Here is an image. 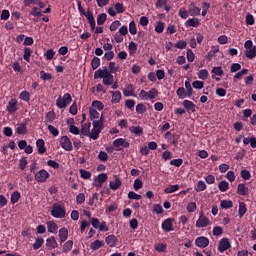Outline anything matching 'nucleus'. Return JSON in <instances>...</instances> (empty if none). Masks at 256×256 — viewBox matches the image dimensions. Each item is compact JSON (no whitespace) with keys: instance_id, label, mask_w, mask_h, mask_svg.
Wrapping results in <instances>:
<instances>
[{"instance_id":"obj_56","label":"nucleus","mask_w":256,"mask_h":256,"mask_svg":"<svg viewBox=\"0 0 256 256\" xmlns=\"http://www.w3.org/2000/svg\"><path fill=\"white\" fill-rule=\"evenodd\" d=\"M129 32L131 35H137V26L135 24V21H131L129 24Z\"/></svg>"},{"instance_id":"obj_49","label":"nucleus","mask_w":256,"mask_h":256,"mask_svg":"<svg viewBox=\"0 0 256 256\" xmlns=\"http://www.w3.org/2000/svg\"><path fill=\"white\" fill-rule=\"evenodd\" d=\"M145 111H147V106H145V104L139 103L138 105H136V112L139 115H143V113H145Z\"/></svg>"},{"instance_id":"obj_6","label":"nucleus","mask_w":256,"mask_h":256,"mask_svg":"<svg viewBox=\"0 0 256 256\" xmlns=\"http://www.w3.org/2000/svg\"><path fill=\"white\" fill-rule=\"evenodd\" d=\"M244 49L245 50V55L248 59H255L256 58V46L253 45V41L247 40L244 43Z\"/></svg>"},{"instance_id":"obj_30","label":"nucleus","mask_w":256,"mask_h":256,"mask_svg":"<svg viewBox=\"0 0 256 256\" xmlns=\"http://www.w3.org/2000/svg\"><path fill=\"white\" fill-rule=\"evenodd\" d=\"M245 213H247V205L244 202L239 203L238 215L239 217H244Z\"/></svg>"},{"instance_id":"obj_51","label":"nucleus","mask_w":256,"mask_h":256,"mask_svg":"<svg viewBox=\"0 0 256 256\" xmlns=\"http://www.w3.org/2000/svg\"><path fill=\"white\" fill-rule=\"evenodd\" d=\"M105 21H107V14H99L97 18V25H104Z\"/></svg>"},{"instance_id":"obj_14","label":"nucleus","mask_w":256,"mask_h":256,"mask_svg":"<svg viewBox=\"0 0 256 256\" xmlns=\"http://www.w3.org/2000/svg\"><path fill=\"white\" fill-rule=\"evenodd\" d=\"M6 109L10 114L15 113V111L19 109V102H17L16 99H11L6 106Z\"/></svg>"},{"instance_id":"obj_46","label":"nucleus","mask_w":256,"mask_h":256,"mask_svg":"<svg viewBox=\"0 0 256 256\" xmlns=\"http://www.w3.org/2000/svg\"><path fill=\"white\" fill-rule=\"evenodd\" d=\"M178 15L181 19H187L191 14L189 13V10L187 11L185 8H180Z\"/></svg>"},{"instance_id":"obj_13","label":"nucleus","mask_w":256,"mask_h":256,"mask_svg":"<svg viewBox=\"0 0 256 256\" xmlns=\"http://www.w3.org/2000/svg\"><path fill=\"white\" fill-rule=\"evenodd\" d=\"M231 248V242H229V239L227 238H222L219 242L218 250L220 253H225L227 249Z\"/></svg>"},{"instance_id":"obj_54","label":"nucleus","mask_w":256,"mask_h":256,"mask_svg":"<svg viewBox=\"0 0 256 256\" xmlns=\"http://www.w3.org/2000/svg\"><path fill=\"white\" fill-rule=\"evenodd\" d=\"M85 203V194L84 193H79L76 196V204L77 205H83Z\"/></svg>"},{"instance_id":"obj_40","label":"nucleus","mask_w":256,"mask_h":256,"mask_svg":"<svg viewBox=\"0 0 256 256\" xmlns=\"http://www.w3.org/2000/svg\"><path fill=\"white\" fill-rule=\"evenodd\" d=\"M209 77V71L207 69H202L198 72V79L205 81Z\"/></svg>"},{"instance_id":"obj_3","label":"nucleus","mask_w":256,"mask_h":256,"mask_svg":"<svg viewBox=\"0 0 256 256\" xmlns=\"http://www.w3.org/2000/svg\"><path fill=\"white\" fill-rule=\"evenodd\" d=\"M51 215L55 219H65L67 212L65 211V207L59 203H55L52 206Z\"/></svg>"},{"instance_id":"obj_41","label":"nucleus","mask_w":256,"mask_h":256,"mask_svg":"<svg viewBox=\"0 0 256 256\" xmlns=\"http://www.w3.org/2000/svg\"><path fill=\"white\" fill-rule=\"evenodd\" d=\"M20 99H22V101H26V103H29V101H31V94H29L27 90H24L20 93Z\"/></svg>"},{"instance_id":"obj_26","label":"nucleus","mask_w":256,"mask_h":256,"mask_svg":"<svg viewBox=\"0 0 256 256\" xmlns=\"http://www.w3.org/2000/svg\"><path fill=\"white\" fill-rule=\"evenodd\" d=\"M91 133V123H86L81 128V134L84 135V137H89Z\"/></svg>"},{"instance_id":"obj_19","label":"nucleus","mask_w":256,"mask_h":256,"mask_svg":"<svg viewBox=\"0 0 256 256\" xmlns=\"http://www.w3.org/2000/svg\"><path fill=\"white\" fill-rule=\"evenodd\" d=\"M36 147L38 149L39 155H44V153H47V148H45V140L44 139H38L36 141Z\"/></svg>"},{"instance_id":"obj_42","label":"nucleus","mask_w":256,"mask_h":256,"mask_svg":"<svg viewBox=\"0 0 256 256\" xmlns=\"http://www.w3.org/2000/svg\"><path fill=\"white\" fill-rule=\"evenodd\" d=\"M123 95L124 97H137V95H135V91L133 90V86H128V89L123 91Z\"/></svg>"},{"instance_id":"obj_60","label":"nucleus","mask_w":256,"mask_h":256,"mask_svg":"<svg viewBox=\"0 0 256 256\" xmlns=\"http://www.w3.org/2000/svg\"><path fill=\"white\" fill-rule=\"evenodd\" d=\"M119 27H121V22L119 20H115L110 25V31H117V29H119Z\"/></svg>"},{"instance_id":"obj_4","label":"nucleus","mask_w":256,"mask_h":256,"mask_svg":"<svg viewBox=\"0 0 256 256\" xmlns=\"http://www.w3.org/2000/svg\"><path fill=\"white\" fill-rule=\"evenodd\" d=\"M159 96V91L155 88H151L149 91L141 90L139 97L142 101H153Z\"/></svg>"},{"instance_id":"obj_59","label":"nucleus","mask_w":256,"mask_h":256,"mask_svg":"<svg viewBox=\"0 0 256 256\" xmlns=\"http://www.w3.org/2000/svg\"><path fill=\"white\" fill-rule=\"evenodd\" d=\"M155 31L156 33H163V31H165V23L158 22L157 25L155 26Z\"/></svg>"},{"instance_id":"obj_22","label":"nucleus","mask_w":256,"mask_h":256,"mask_svg":"<svg viewBox=\"0 0 256 256\" xmlns=\"http://www.w3.org/2000/svg\"><path fill=\"white\" fill-rule=\"evenodd\" d=\"M105 241L109 247H116L119 240L115 235H109L105 238Z\"/></svg>"},{"instance_id":"obj_64","label":"nucleus","mask_w":256,"mask_h":256,"mask_svg":"<svg viewBox=\"0 0 256 256\" xmlns=\"http://www.w3.org/2000/svg\"><path fill=\"white\" fill-rule=\"evenodd\" d=\"M128 199H134L135 201H139L141 199V195L135 193L134 191H130L128 193Z\"/></svg>"},{"instance_id":"obj_28","label":"nucleus","mask_w":256,"mask_h":256,"mask_svg":"<svg viewBox=\"0 0 256 256\" xmlns=\"http://www.w3.org/2000/svg\"><path fill=\"white\" fill-rule=\"evenodd\" d=\"M121 102V92L119 90L112 92L111 103L117 104Z\"/></svg>"},{"instance_id":"obj_16","label":"nucleus","mask_w":256,"mask_h":256,"mask_svg":"<svg viewBox=\"0 0 256 256\" xmlns=\"http://www.w3.org/2000/svg\"><path fill=\"white\" fill-rule=\"evenodd\" d=\"M188 11L190 13V17H199V15H201V8L195 5V3H191L189 5Z\"/></svg>"},{"instance_id":"obj_45","label":"nucleus","mask_w":256,"mask_h":256,"mask_svg":"<svg viewBox=\"0 0 256 256\" xmlns=\"http://www.w3.org/2000/svg\"><path fill=\"white\" fill-rule=\"evenodd\" d=\"M185 89H186L187 97H192L193 96V87L191 86V82L185 81Z\"/></svg>"},{"instance_id":"obj_20","label":"nucleus","mask_w":256,"mask_h":256,"mask_svg":"<svg viewBox=\"0 0 256 256\" xmlns=\"http://www.w3.org/2000/svg\"><path fill=\"white\" fill-rule=\"evenodd\" d=\"M182 105H183L184 109H186V111H191V113H195L196 109H195V103H193V101L184 100L182 102Z\"/></svg>"},{"instance_id":"obj_12","label":"nucleus","mask_w":256,"mask_h":256,"mask_svg":"<svg viewBox=\"0 0 256 256\" xmlns=\"http://www.w3.org/2000/svg\"><path fill=\"white\" fill-rule=\"evenodd\" d=\"M196 247H200L201 249H205V247H209V238L200 236L195 240Z\"/></svg>"},{"instance_id":"obj_32","label":"nucleus","mask_w":256,"mask_h":256,"mask_svg":"<svg viewBox=\"0 0 256 256\" xmlns=\"http://www.w3.org/2000/svg\"><path fill=\"white\" fill-rule=\"evenodd\" d=\"M89 115H90V119L93 121V119H103V116H101L96 109L94 108H90L89 109Z\"/></svg>"},{"instance_id":"obj_1","label":"nucleus","mask_w":256,"mask_h":256,"mask_svg":"<svg viewBox=\"0 0 256 256\" xmlns=\"http://www.w3.org/2000/svg\"><path fill=\"white\" fill-rule=\"evenodd\" d=\"M94 79H103V85H113L114 77L113 74L110 73L107 67L99 68L94 72Z\"/></svg>"},{"instance_id":"obj_24","label":"nucleus","mask_w":256,"mask_h":256,"mask_svg":"<svg viewBox=\"0 0 256 256\" xmlns=\"http://www.w3.org/2000/svg\"><path fill=\"white\" fill-rule=\"evenodd\" d=\"M199 25H201V22L198 18H191L185 22V27H198Z\"/></svg>"},{"instance_id":"obj_39","label":"nucleus","mask_w":256,"mask_h":256,"mask_svg":"<svg viewBox=\"0 0 256 256\" xmlns=\"http://www.w3.org/2000/svg\"><path fill=\"white\" fill-rule=\"evenodd\" d=\"M129 131L134 135H141L143 133V128L141 126H131Z\"/></svg>"},{"instance_id":"obj_15","label":"nucleus","mask_w":256,"mask_h":256,"mask_svg":"<svg viewBox=\"0 0 256 256\" xmlns=\"http://www.w3.org/2000/svg\"><path fill=\"white\" fill-rule=\"evenodd\" d=\"M162 229L166 233H170V231H174L175 229L173 228V219L168 218L162 222Z\"/></svg>"},{"instance_id":"obj_50","label":"nucleus","mask_w":256,"mask_h":256,"mask_svg":"<svg viewBox=\"0 0 256 256\" xmlns=\"http://www.w3.org/2000/svg\"><path fill=\"white\" fill-rule=\"evenodd\" d=\"M155 249L158 253H165L167 251V244L158 243L155 245Z\"/></svg>"},{"instance_id":"obj_9","label":"nucleus","mask_w":256,"mask_h":256,"mask_svg":"<svg viewBox=\"0 0 256 256\" xmlns=\"http://www.w3.org/2000/svg\"><path fill=\"white\" fill-rule=\"evenodd\" d=\"M60 146L62 149H64V151H73V143L68 136H62L60 138Z\"/></svg>"},{"instance_id":"obj_27","label":"nucleus","mask_w":256,"mask_h":256,"mask_svg":"<svg viewBox=\"0 0 256 256\" xmlns=\"http://www.w3.org/2000/svg\"><path fill=\"white\" fill-rule=\"evenodd\" d=\"M90 109H96L98 111H103V109H105V105L101 101L95 100L92 102Z\"/></svg>"},{"instance_id":"obj_34","label":"nucleus","mask_w":256,"mask_h":256,"mask_svg":"<svg viewBox=\"0 0 256 256\" xmlns=\"http://www.w3.org/2000/svg\"><path fill=\"white\" fill-rule=\"evenodd\" d=\"M216 53H219V47L218 46H213L207 54V60L211 61V59H213V57H215Z\"/></svg>"},{"instance_id":"obj_35","label":"nucleus","mask_w":256,"mask_h":256,"mask_svg":"<svg viewBox=\"0 0 256 256\" xmlns=\"http://www.w3.org/2000/svg\"><path fill=\"white\" fill-rule=\"evenodd\" d=\"M205 189H207V184H205V181H198L197 186L195 187V191L200 193L201 191H205Z\"/></svg>"},{"instance_id":"obj_17","label":"nucleus","mask_w":256,"mask_h":256,"mask_svg":"<svg viewBox=\"0 0 256 256\" xmlns=\"http://www.w3.org/2000/svg\"><path fill=\"white\" fill-rule=\"evenodd\" d=\"M46 247L47 249H57L59 247V244L57 243V240L55 239V236H50L46 239Z\"/></svg>"},{"instance_id":"obj_47","label":"nucleus","mask_w":256,"mask_h":256,"mask_svg":"<svg viewBox=\"0 0 256 256\" xmlns=\"http://www.w3.org/2000/svg\"><path fill=\"white\" fill-rule=\"evenodd\" d=\"M40 79H42V81H51V79H53V75L42 70L40 71Z\"/></svg>"},{"instance_id":"obj_48","label":"nucleus","mask_w":256,"mask_h":256,"mask_svg":"<svg viewBox=\"0 0 256 256\" xmlns=\"http://www.w3.org/2000/svg\"><path fill=\"white\" fill-rule=\"evenodd\" d=\"M33 51L31 50V48H25L24 49V59L27 61V63H29L31 61V55H32Z\"/></svg>"},{"instance_id":"obj_21","label":"nucleus","mask_w":256,"mask_h":256,"mask_svg":"<svg viewBox=\"0 0 256 256\" xmlns=\"http://www.w3.org/2000/svg\"><path fill=\"white\" fill-rule=\"evenodd\" d=\"M46 225L48 233H53L54 235H56L57 231L59 230V226H57V223H55L54 221H48Z\"/></svg>"},{"instance_id":"obj_55","label":"nucleus","mask_w":256,"mask_h":256,"mask_svg":"<svg viewBox=\"0 0 256 256\" xmlns=\"http://www.w3.org/2000/svg\"><path fill=\"white\" fill-rule=\"evenodd\" d=\"M80 177L82 179H91V172L85 169H80Z\"/></svg>"},{"instance_id":"obj_52","label":"nucleus","mask_w":256,"mask_h":256,"mask_svg":"<svg viewBox=\"0 0 256 256\" xmlns=\"http://www.w3.org/2000/svg\"><path fill=\"white\" fill-rule=\"evenodd\" d=\"M176 94L180 99H185L187 97V92L183 87L178 88Z\"/></svg>"},{"instance_id":"obj_2","label":"nucleus","mask_w":256,"mask_h":256,"mask_svg":"<svg viewBox=\"0 0 256 256\" xmlns=\"http://www.w3.org/2000/svg\"><path fill=\"white\" fill-rule=\"evenodd\" d=\"M92 130L90 131V134L88 137H90V139H93V141H97V139H99V135L101 133V131H103V118H100L98 120H94L92 122Z\"/></svg>"},{"instance_id":"obj_61","label":"nucleus","mask_w":256,"mask_h":256,"mask_svg":"<svg viewBox=\"0 0 256 256\" xmlns=\"http://www.w3.org/2000/svg\"><path fill=\"white\" fill-rule=\"evenodd\" d=\"M212 73L214 75H218V77H221V75H223V68L221 66L213 67Z\"/></svg>"},{"instance_id":"obj_36","label":"nucleus","mask_w":256,"mask_h":256,"mask_svg":"<svg viewBox=\"0 0 256 256\" xmlns=\"http://www.w3.org/2000/svg\"><path fill=\"white\" fill-rule=\"evenodd\" d=\"M19 199H21V193L19 191H15L11 194L10 201L12 205H15V203H17Z\"/></svg>"},{"instance_id":"obj_57","label":"nucleus","mask_w":256,"mask_h":256,"mask_svg":"<svg viewBox=\"0 0 256 256\" xmlns=\"http://www.w3.org/2000/svg\"><path fill=\"white\" fill-rule=\"evenodd\" d=\"M134 191H139V189H142L143 188V181L141 179H136L134 181Z\"/></svg>"},{"instance_id":"obj_58","label":"nucleus","mask_w":256,"mask_h":256,"mask_svg":"<svg viewBox=\"0 0 256 256\" xmlns=\"http://www.w3.org/2000/svg\"><path fill=\"white\" fill-rule=\"evenodd\" d=\"M45 57H46L47 61H51V59H53V57H55V50L48 49L45 53Z\"/></svg>"},{"instance_id":"obj_37","label":"nucleus","mask_w":256,"mask_h":256,"mask_svg":"<svg viewBox=\"0 0 256 256\" xmlns=\"http://www.w3.org/2000/svg\"><path fill=\"white\" fill-rule=\"evenodd\" d=\"M45 243V240L43 238H36L35 243L33 244V249L37 251V249H41L43 247V244Z\"/></svg>"},{"instance_id":"obj_29","label":"nucleus","mask_w":256,"mask_h":256,"mask_svg":"<svg viewBox=\"0 0 256 256\" xmlns=\"http://www.w3.org/2000/svg\"><path fill=\"white\" fill-rule=\"evenodd\" d=\"M73 249V240L66 241L62 246L63 253H69Z\"/></svg>"},{"instance_id":"obj_7","label":"nucleus","mask_w":256,"mask_h":256,"mask_svg":"<svg viewBox=\"0 0 256 256\" xmlns=\"http://www.w3.org/2000/svg\"><path fill=\"white\" fill-rule=\"evenodd\" d=\"M129 142L123 138H117L113 141L115 151H122L123 149H129Z\"/></svg>"},{"instance_id":"obj_25","label":"nucleus","mask_w":256,"mask_h":256,"mask_svg":"<svg viewBox=\"0 0 256 256\" xmlns=\"http://www.w3.org/2000/svg\"><path fill=\"white\" fill-rule=\"evenodd\" d=\"M237 193H238V195H248L249 188L246 187L245 184H243V183L238 184Z\"/></svg>"},{"instance_id":"obj_18","label":"nucleus","mask_w":256,"mask_h":256,"mask_svg":"<svg viewBox=\"0 0 256 256\" xmlns=\"http://www.w3.org/2000/svg\"><path fill=\"white\" fill-rule=\"evenodd\" d=\"M58 236L60 239V243H65L67 239L69 238V230L67 228L63 227L58 231Z\"/></svg>"},{"instance_id":"obj_33","label":"nucleus","mask_w":256,"mask_h":256,"mask_svg":"<svg viewBox=\"0 0 256 256\" xmlns=\"http://www.w3.org/2000/svg\"><path fill=\"white\" fill-rule=\"evenodd\" d=\"M218 189H219V191H221V193H225V191L229 190V182H227L225 180L219 182Z\"/></svg>"},{"instance_id":"obj_44","label":"nucleus","mask_w":256,"mask_h":256,"mask_svg":"<svg viewBox=\"0 0 256 256\" xmlns=\"http://www.w3.org/2000/svg\"><path fill=\"white\" fill-rule=\"evenodd\" d=\"M101 66V59H99V57H94L91 61V67L93 70L95 69H99V67Z\"/></svg>"},{"instance_id":"obj_11","label":"nucleus","mask_w":256,"mask_h":256,"mask_svg":"<svg viewBox=\"0 0 256 256\" xmlns=\"http://www.w3.org/2000/svg\"><path fill=\"white\" fill-rule=\"evenodd\" d=\"M121 185H123V181L117 175H115L114 180L110 181V183H109V187L112 191H117V189H119L121 187Z\"/></svg>"},{"instance_id":"obj_63","label":"nucleus","mask_w":256,"mask_h":256,"mask_svg":"<svg viewBox=\"0 0 256 256\" xmlns=\"http://www.w3.org/2000/svg\"><path fill=\"white\" fill-rule=\"evenodd\" d=\"M96 181H98L99 183H105V181H107V174L106 173H101L99 174L96 178Z\"/></svg>"},{"instance_id":"obj_8","label":"nucleus","mask_w":256,"mask_h":256,"mask_svg":"<svg viewBox=\"0 0 256 256\" xmlns=\"http://www.w3.org/2000/svg\"><path fill=\"white\" fill-rule=\"evenodd\" d=\"M207 225H211V220L206 217L205 213L200 212L199 213V218L196 221V227L198 229H203V227H207Z\"/></svg>"},{"instance_id":"obj_53","label":"nucleus","mask_w":256,"mask_h":256,"mask_svg":"<svg viewBox=\"0 0 256 256\" xmlns=\"http://www.w3.org/2000/svg\"><path fill=\"white\" fill-rule=\"evenodd\" d=\"M188 213H195L197 211V204L195 202L188 203L186 207Z\"/></svg>"},{"instance_id":"obj_62","label":"nucleus","mask_w":256,"mask_h":256,"mask_svg":"<svg viewBox=\"0 0 256 256\" xmlns=\"http://www.w3.org/2000/svg\"><path fill=\"white\" fill-rule=\"evenodd\" d=\"M213 235L215 237H219L220 235H223V228L221 226H215L213 229Z\"/></svg>"},{"instance_id":"obj_23","label":"nucleus","mask_w":256,"mask_h":256,"mask_svg":"<svg viewBox=\"0 0 256 256\" xmlns=\"http://www.w3.org/2000/svg\"><path fill=\"white\" fill-rule=\"evenodd\" d=\"M104 245H105V242L101 240H95L90 244V249L92 251H98V249H101V247H103Z\"/></svg>"},{"instance_id":"obj_38","label":"nucleus","mask_w":256,"mask_h":256,"mask_svg":"<svg viewBox=\"0 0 256 256\" xmlns=\"http://www.w3.org/2000/svg\"><path fill=\"white\" fill-rule=\"evenodd\" d=\"M16 133L18 135H25L27 133V124H19L16 128Z\"/></svg>"},{"instance_id":"obj_10","label":"nucleus","mask_w":256,"mask_h":256,"mask_svg":"<svg viewBox=\"0 0 256 256\" xmlns=\"http://www.w3.org/2000/svg\"><path fill=\"white\" fill-rule=\"evenodd\" d=\"M34 177L38 183H45L47 179H49V172H47L45 169H42L38 171Z\"/></svg>"},{"instance_id":"obj_31","label":"nucleus","mask_w":256,"mask_h":256,"mask_svg":"<svg viewBox=\"0 0 256 256\" xmlns=\"http://www.w3.org/2000/svg\"><path fill=\"white\" fill-rule=\"evenodd\" d=\"M221 209H231L233 208V201L231 200H222L220 201Z\"/></svg>"},{"instance_id":"obj_5","label":"nucleus","mask_w":256,"mask_h":256,"mask_svg":"<svg viewBox=\"0 0 256 256\" xmlns=\"http://www.w3.org/2000/svg\"><path fill=\"white\" fill-rule=\"evenodd\" d=\"M71 101H73L71 94L65 93L63 96H59L57 98L56 106L58 107V109H65L67 105H70Z\"/></svg>"},{"instance_id":"obj_43","label":"nucleus","mask_w":256,"mask_h":256,"mask_svg":"<svg viewBox=\"0 0 256 256\" xmlns=\"http://www.w3.org/2000/svg\"><path fill=\"white\" fill-rule=\"evenodd\" d=\"M175 191H179V185H169L164 189V193H175Z\"/></svg>"}]
</instances>
